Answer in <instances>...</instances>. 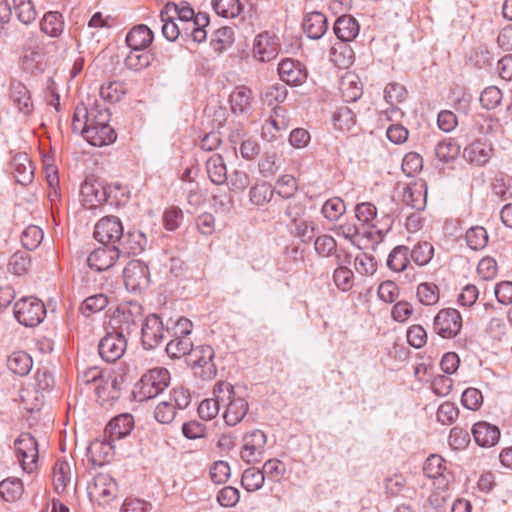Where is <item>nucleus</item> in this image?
Wrapping results in <instances>:
<instances>
[{
	"mask_svg": "<svg viewBox=\"0 0 512 512\" xmlns=\"http://www.w3.org/2000/svg\"><path fill=\"white\" fill-rule=\"evenodd\" d=\"M243 442L241 458L247 463H257L261 461L265 452V433L259 429H255L244 436Z\"/></svg>",
	"mask_w": 512,
	"mask_h": 512,
	"instance_id": "obj_10",
	"label": "nucleus"
},
{
	"mask_svg": "<svg viewBox=\"0 0 512 512\" xmlns=\"http://www.w3.org/2000/svg\"><path fill=\"white\" fill-rule=\"evenodd\" d=\"M410 261L409 248L404 245H398L393 248L387 258V266L394 272H402L406 269Z\"/></svg>",
	"mask_w": 512,
	"mask_h": 512,
	"instance_id": "obj_35",
	"label": "nucleus"
},
{
	"mask_svg": "<svg viewBox=\"0 0 512 512\" xmlns=\"http://www.w3.org/2000/svg\"><path fill=\"white\" fill-rule=\"evenodd\" d=\"M12 168L16 181L24 186L30 184L34 178V169L27 154H16L12 160Z\"/></svg>",
	"mask_w": 512,
	"mask_h": 512,
	"instance_id": "obj_25",
	"label": "nucleus"
},
{
	"mask_svg": "<svg viewBox=\"0 0 512 512\" xmlns=\"http://www.w3.org/2000/svg\"><path fill=\"white\" fill-rule=\"evenodd\" d=\"M333 30L339 40L350 42L359 34L360 26L351 15H342L335 21Z\"/></svg>",
	"mask_w": 512,
	"mask_h": 512,
	"instance_id": "obj_26",
	"label": "nucleus"
},
{
	"mask_svg": "<svg viewBox=\"0 0 512 512\" xmlns=\"http://www.w3.org/2000/svg\"><path fill=\"white\" fill-rule=\"evenodd\" d=\"M403 201L407 206L421 211L427 202V184L420 179L408 184L403 191Z\"/></svg>",
	"mask_w": 512,
	"mask_h": 512,
	"instance_id": "obj_18",
	"label": "nucleus"
},
{
	"mask_svg": "<svg viewBox=\"0 0 512 512\" xmlns=\"http://www.w3.org/2000/svg\"><path fill=\"white\" fill-rule=\"evenodd\" d=\"M227 393L229 403L227 404L223 418L227 425L235 426L243 420L248 412V402L242 397H236L231 384L220 382L214 388V393Z\"/></svg>",
	"mask_w": 512,
	"mask_h": 512,
	"instance_id": "obj_4",
	"label": "nucleus"
},
{
	"mask_svg": "<svg viewBox=\"0 0 512 512\" xmlns=\"http://www.w3.org/2000/svg\"><path fill=\"white\" fill-rule=\"evenodd\" d=\"M214 11L224 18H235L242 11L239 0H212Z\"/></svg>",
	"mask_w": 512,
	"mask_h": 512,
	"instance_id": "obj_45",
	"label": "nucleus"
},
{
	"mask_svg": "<svg viewBox=\"0 0 512 512\" xmlns=\"http://www.w3.org/2000/svg\"><path fill=\"white\" fill-rule=\"evenodd\" d=\"M289 127V119L285 115V110L282 107L275 106L273 108V115L270 120L263 126L264 133H271V128L276 131H284Z\"/></svg>",
	"mask_w": 512,
	"mask_h": 512,
	"instance_id": "obj_53",
	"label": "nucleus"
},
{
	"mask_svg": "<svg viewBox=\"0 0 512 512\" xmlns=\"http://www.w3.org/2000/svg\"><path fill=\"white\" fill-rule=\"evenodd\" d=\"M11 97L18 109L24 114H29L33 109V103L31 100L30 92L20 82L13 83L11 86Z\"/></svg>",
	"mask_w": 512,
	"mask_h": 512,
	"instance_id": "obj_38",
	"label": "nucleus"
},
{
	"mask_svg": "<svg viewBox=\"0 0 512 512\" xmlns=\"http://www.w3.org/2000/svg\"><path fill=\"white\" fill-rule=\"evenodd\" d=\"M214 358V350L209 345H201L197 346L192 350L190 356L188 357L189 363L192 364L194 368H202V376L204 378L211 379L216 376L217 369L215 364L213 363Z\"/></svg>",
	"mask_w": 512,
	"mask_h": 512,
	"instance_id": "obj_13",
	"label": "nucleus"
},
{
	"mask_svg": "<svg viewBox=\"0 0 512 512\" xmlns=\"http://www.w3.org/2000/svg\"><path fill=\"white\" fill-rule=\"evenodd\" d=\"M146 242L147 240L143 233L134 231L128 232L126 235L123 233L116 247L120 250V254L137 255L144 250Z\"/></svg>",
	"mask_w": 512,
	"mask_h": 512,
	"instance_id": "obj_27",
	"label": "nucleus"
},
{
	"mask_svg": "<svg viewBox=\"0 0 512 512\" xmlns=\"http://www.w3.org/2000/svg\"><path fill=\"white\" fill-rule=\"evenodd\" d=\"M164 338V325L156 314L146 317L141 329V341L144 349H154L160 345Z\"/></svg>",
	"mask_w": 512,
	"mask_h": 512,
	"instance_id": "obj_11",
	"label": "nucleus"
},
{
	"mask_svg": "<svg viewBox=\"0 0 512 512\" xmlns=\"http://www.w3.org/2000/svg\"><path fill=\"white\" fill-rule=\"evenodd\" d=\"M114 441L106 439H95L87 448V456L93 465L102 466L108 463L114 455Z\"/></svg>",
	"mask_w": 512,
	"mask_h": 512,
	"instance_id": "obj_17",
	"label": "nucleus"
},
{
	"mask_svg": "<svg viewBox=\"0 0 512 512\" xmlns=\"http://www.w3.org/2000/svg\"><path fill=\"white\" fill-rule=\"evenodd\" d=\"M502 99V92L496 86L486 87L480 95V103L483 108L491 110L496 108Z\"/></svg>",
	"mask_w": 512,
	"mask_h": 512,
	"instance_id": "obj_60",
	"label": "nucleus"
},
{
	"mask_svg": "<svg viewBox=\"0 0 512 512\" xmlns=\"http://www.w3.org/2000/svg\"><path fill=\"white\" fill-rule=\"evenodd\" d=\"M353 271L348 267H337L333 273V280L338 289L343 292L353 287Z\"/></svg>",
	"mask_w": 512,
	"mask_h": 512,
	"instance_id": "obj_62",
	"label": "nucleus"
},
{
	"mask_svg": "<svg viewBox=\"0 0 512 512\" xmlns=\"http://www.w3.org/2000/svg\"><path fill=\"white\" fill-rule=\"evenodd\" d=\"M41 31L51 37H59L64 29L62 15L57 11H50L44 14L41 23Z\"/></svg>",
	"mask_w": 512,
	"mask_h": 512,
	"instance_id": "obj_33",
	"label": "nucleus"
},
{
	"mask_svg": "<svg viewBox=\"0 0 512 512\" xmlns=\"http://www.w3.org/2000/svg\"><path fill=\"white\" fill-rule=\"evenodd\" d=\"M339 89L345 102H355L363 94V86L359 77L351 72L341 78Z\"/></svg>",
	"mask_w": 512,
	"mask_h": 512,
	"instance_id": "obj_29",
	"label": "nucleus"
},
{
	"mask_svg": "<svg viewBox=\"0 0 512 512\" xmlns=\"http://www.w3.org/2000/svg\"><path fill=\"white\" fill-rule=\"evenodd\" d=\"M141 306L130 304V307L123 306L118 308L111 319L112 332H108L99 342V355L108 363H113L120 359L126 351L129 335L136 326L134 312L140 315Z\"/></svg>",
	"mask_w": 512,
	"mask_h": 512,
	"instance_id": "obj_1",
	"label": "nucleus"
},
{
	"mask_svg": "<svg viewBox=\"0 0 512 512\" xmlns=\"http://www.w3.org/2000/svg\"><path fill=\"white\" fill-rule=\"evenodd\" d=\"M321 212L327 220L336 221L344 214L345 204L339 197H333L323 204Z\"/></svg>",
	"mask_w": 512,
	"mask_h": 512,
	"instance_id": "obj_52",
	"label": "nucleus"
},
{
	"mask_svg": "<svg viewBox=\"0 0 512 512\" xmlns=\"http://www.w3.org/2000/svg\"><path fill=\"white\" fill-rule=\"evenodd\" d=\"M152 41V30L143 24L133 27L126 36V43L133 50H145Z\"/></svg>",
	"mask_w": 512,
	"mask_h": 512,
	"instance_id": "obj_28",
	"label": "nucleus"
},
{
	"mask_svg": "<svg viewBox=\"0 0 512 512\" xmlns=\"http://www.w3.org/2000/svg\"><path fill=\"white\" fill-rule=\"evenodd\" d=\"M123 234V226L116 216L100 219L95 225L94 238L103 245L117 246Z\"/></svg>",
	"mask_w": 512,
	"mask_h": 512,
	"instance_id": "obj_8",
	"label": "nucleus"
},
{
	"mask_svg": "<svg viewBox=\"0 0 512 512\" xmlns=\"http://www.w3.org/2000/svg\"><path fill=\"white\" fill-rule=\"evenodd\" d=\"M31 264L28 254L24 252H16L12 255L9 261V271L15 275L21 276L25 274Z\"/></svg>",
	"mask_w": 512,
	"mask_h": 512,
	"instance_id": "obj_61",
	"label": "nucleus"
},
{
	"mask_svg": "<svg viewBox=\"0 0 512 512\" xmlns=\"http://www.w3.org/2000/svg\"><path fill=\"white\" fill-rule=\"evenodd\" d=\"M264 481L263 472L253 467L244 470L241 478L242 487L248 492H254L262 488Z\"/></svg>",
	"mask_w": 512,
	"mask_h": 512,
	"instance_id": "obj_44",
	"label": "nucleus"
},
{
	"mask_svg": "<svg viewBox=\"0 0 512 512\" xmlns=\"http://www.w3.org/2000/svg\"><path fill=\"white\" fill-rule=\"evenodd\" d=\"M475 442L481 447H492L500 438V430L497 426L481 421L472 427Z\"/></svg>",
	"mask_w": 512,
	"mask_h": 512,
	"instance_id": "obj_23",
	"label": "nucleus"
},
{
	"mask_svg": "<svg viewBox=\"0 0 512 512\" xmlns=\"http://www.w3.org/2000/svg\"><path fill=\"white\" fill-rule=\"evenodd\" d=\"M120 255L116 246L103 245L89 254L87 263L91 269L102 272L111 268Z\"/></svg>",
	"mask_w": 512,
	"mask_h": 512,
	"instance_id": "obj_12",
	"label": "nucleus"
},
{
	"mask_svg": "<svg viewBox=\"0 0 512 512\" xmlns=\"http://www.w3.org/2000/svg\"><path fill=\"white\" fill-rule=\"evenodd\" d=\"M108 305V298L104 294H96L87 297L82 305L81 311L85 316H89L92 313L103 310Z\"/></svg>",
	"mask_w": 512,
	"mask_h": 512,
	"instance_id": "obj_58",
	"label": "nucleus"
},
{
	"mask_svg": "<svg viewBox=\"0 0 512 512\" xmlns=\"http://www.w3.org/2000/svg\"><path fill=\"white\" fill-rule=\"evenodd\" d=\"M354 268L362 276H372L377 270V262L372 255L361 252L354 259Z\"/></svg>",
	"mask_w": 512,
	"mask_h": 512,
	"instance_id": "obj_49",
	"label": "nucleus"
},
{
	"mask_svg": "<svg viewBox=\"0 0 512 512\" xmlns=\"http://www.w3.org/2000/svg\"><path fill=\"white\" fill-rule=\"evenodd\" d=\"M55 385L53 373L47 368H38L35 373V392L37 394L36 400L40 401V396L43 398L45 392H50Z\"/></svg>",
	"mask_w": 512,
	"mask_h": 512,
	"instance_id": "obj_41",
	"label": "nucleus"
},
{
	"mask_svg": "<svg viewBox=\"0 0 512 512\" xmlns=\"http://www.w3.org/2000/svg\"><path fill=\"white\" fill-rule=\"evenodd\" d=\"M303 31L310 39H320L327 31V18L321 12H310L302 22Z\"/></svg>",
	"mask_w": 512,
	"mask_h": 512,
	"instance_id": "obj_24",
	"label": "nucleus"
},
{
	"mask_svg": "<svg viewBox=\"0 0 512 512\" xmlns=\"http://www.w3.org/2000/svg\"><path fill=\"white\" fill-rule=\"evenodd\" d=\"M417 297L424 305H434L439 301V289L433 283H421L417 287Z\"/></svg>",
	"mask_w": 512,
	"mask_h": 512,
	"instance_id": "obj_56",
	"label": "nucleus"
},
{
	"mask_svg": "<svg viewBox=\"0 0 512 512\" xmlns=\"http://www.w3.org/2000/svg\"><path fill=\"white\" fill-rule=\"evenodd\" d=\"M71 467L65 460H57L53 468V483L57 492H63L71 483Z\"/></svg>",
	"mask_w": 512,
	"mask_h": 512,
	"instance_id": "obj_37",
	"label": "nucleus"
},
{
	"mask_svg": "<svg viewBox=\"0 0 512 512\" xmlns=\"http://www.w3.org/2000/svg\"><path fill=\"white\" fill-rule=\"evenodd\" d=\"M206 170L210 180L216 185H222L227 181V168L220 154H213L206 161Z\"/></svg>",
	"mask_w": 512,
	"mask_h": 512,
	"instance_id": "obj_30",
	"label": "nucleus"
},
{
	"mask_svg": "<svg viewBox=\"0 0 512 512\" xmlns=\"http://www.w3.org/2000/svg\"><path fill=\"white\" fill-rule=\"evenodd\" d=\"M87 122L89 127L109 124L110 113L108 108L102 104L95 103L88 108Z\"/></svg>",
	"mask_w": 512,
	"mask_h": 512,
	"instance_id": "obj_54",
	"label": "nucleus"
},
{
	"mask_svg": "<svg viewBox=\"0 0 512 512\" xmlns=\"http://www.w3.org/2000/svg\"><path fill=\"white\" fill-rule=\"evenodd\" d=\"M252 91L247 87H238L230 95L231 110L234 114L245 113L251 104Z\"/></svg>",
	"mask_w": 512,
	"mask_h": 512,
	"instance_id": "obj_36",
	"label": "nucleus"
},
{
	"mask_svg": "<svg viewBox=\"0 0 512 512\" xmlns=\"http://www.w3.org/2000/svg\"><path fill=\"white\" fill-rule=\"evenodd\" d=\"M177 409L172 405V401L163 400L158 403L154 410V418L161 424H170L176 417Z\"/></svg>",
	"mask_w": 512,
	"mask_h": 512,
	"instance_id": "obj_55",
	"label": "nucleus"
},
{
	"mask_svg": "<svg viewBox=\"0 0 512 512\" xmlns=\"http://www.w3.org/2000/svg\"><path fill=\"white\" fill-rule=\"evenodd\" d=\"M409 254L411 259L419 266L428 264L434 255V248L429 242H419L414 246Z\"/></svg>",
	"mask_w": 512,
	"mask_h": 512,
	"instance_id": "obj_48",
	"label": "nucleus"
},
{
	"mask_svg": "<svg viewBox=\"0 0 512 512\" xmlns=\"http://www.w3.org/2000/svg\"><path fill=\"white\" fill-rule=\"evenodd\" d=\"M209 16L207 13L199 12L195 19L183 22L182 31H184L185 40L191 39L195 43H202L207 38L206 27L209 25Z\"/></svg>",
	"mask_w": 512,
	"mask_h": 512,
	"instance_id": "obj_21",
	"label": "nucleus"
},
{
	"mask_svg": "<svg viewBox=\"0 0 512 512\" xmlns=\"http://www.w3.org/2000/svg\"><path fill=\"white\" fill-rule=\"evenodd\" d=\"M14 316L20 324L35 327L44 320L46 308L38 298L23 297L14 304Z\"/></svg>",
	"mask_w": 512,
	"mask_h": 512,
	"instance_id": "obj_3",
	"label": "nucleus"
},
{
	"mask_svg": "<svg viewBox=\"0 0 512 512\" xmlns=\"http://www.w3.org/2000/svg\"><path fill=\"white\" fill-rule=\"evenodd\" d=\"M123 278L127 290L132 292H141L149 286V268L140 260H132L124 268Z\"/></svg>",
	"mask_w": 512,
	"mask_h": 512,
	"instance_id": "obj_7",
	"label": "nucleus"
},
{
	"mask_svg": "<svg viewBox=\"0 0 512 512\" xmlns=\"http://www.w3.org/2000/svg\"><path fill=\"white\" fill-rule=\"evenodd\" d=\"M23 492V483L19 478L8 477L0 482V495L7 502L19 500Z\"/></svg>",
	"mask_w": 512,
	"mask_h": 512,
	"instance_id": "obj_34",
	"label": "nucleus"
},
{
	"mask_svg": "<svg viewBox=\"0 0 512 512\" xmlns=\"http://www.w3.org/2000/svg\"><path fill=\"white\" fill-rule=\"evenodd\" d=\"M117 493V484L114 479L104 473L97 474L93 483L88 487V494L101 505L110 503Z\"/></svg>",
	"mask_w": 512,
	"mask_h": 512,
	"instance_id": "obj_9",
	"label": "nucleus"
},
{
	"mask_svg": "<svg viewBox=\"0 0 512 512\" xmlns=\"http://www.w3.org/2000/svg\"><path fill=\"white\" fill-rule=\"evenodd\" d=\"M445 461L439 455L429 456L425 463L423 470L429 478H438L443 475L445 471Z\"/></svg>",
	"mask_w": 512,
	"mask_h": 512,
	"instance_id": "obj_63",
	"label": "nucleus"
},
{
	"mask_svg": "<svg viewBox=\"0 0 512 512\" xmlns=\"http://www.w3.org/2000/svg\"><path fill=\"white\" fill-rule=\"evenodd\" d=\"M170 383V373L166 368L156 367L142 375L133 390L138 401H145L158 396Z\"/></svg>",
	"mask_w": 512,
	"mask_h": 512,
	"instance_id": "obj_2",
	"label": "nucleus"
},
{
	"mask_svg": "<svg viewBox=\"0 0 512 512\" xmlns=\"http://www.w3.org/2000/svg\"><path fill=\"white\" fill-rule=\"evenodd\" d=\"M291 232L303 243H309L314 238V225L312 222L302 219L291 225Z\"/></svg>",
	"mask_w": 512,
	"mask_h": 512,
	"instance_id": "obj_64",
	"label": "nucleus"
},
{
	"mask_svg": "<svg viewBox=\"0 0 512 512\" xmlns=\"http://www.w3.org/2000/svg\"><path fill=\"white\" fill-rule=\"evenodd\" d=\"M272 196L273 190L265 183L257 184L251 187L249 191L250 201L257 206H262L268 203Z\"/></svg>",
	"mask_w": 512,
	"mask_h": 512,
	"instance_id": "obj_59",
	"label": "nucleus"
},
{
	"mask_svg": "<svg viewBox=\"0 0 512 512\" xmlns=\"http://www.w3.org/2000/svg\"><path fill=\"white\" fill-rule=\"evenodd\" d=\"M465 238L470 249L481 250L487 245L489 237L484 227L474 226L467 230Z\"/></svg>",
	"mask_w": 512,
	"mask_h": 512,
	"instance_id": "obj_47",
	"label": "nucleus"
},
{
	"mask_svg": "<svg viewBox=\"0 0 512 512\" xmlns=\"http://www.w3.org/2000/svg\"><path fill=\"white\" fill-rule=\"evenodd\" d=\"M13 10L17 19L24 25H30L36 20L37 11L31 0H12Z\"/></svg>",
	"mask_w": 512,
	"mask_h": 512,
	"instance_id": "obj_39",
	"label": "nucleus"
},
{
	"mask_svg": "<svg viewBox=\"0 0 512 512\" xmlns=\"http://www.w3.org/2000/svg\"><path fill=\"white\" fill-rule=\"evenodd\" d=\"M298 190L297 180L294 176L286 174L281 176L276 184L275 191L282 198L292 197Z\"/></svg>",
	"mask_w": 512,
	"mask_h": 512,
	"instance_id": "obj_57",
	"label": "nucleus"
},
{
	"mask_svg": "<svg viewBox=\"0 0 512 512\" xmlns=\"http://www.w3.org/2000/svg\"><path fill=\"white\" fill-rule=\"evenodd\" d=\"M81 196L85 206L96 208L108 199L105 186L94 178H86L81 185Z\"/></svg>",
	"mask_w": 512,
	"mask_h": 512,
	"instance_id": "obj_14",
	"label": "nucleus"
},
{
	"mask_svg": "<svg viewBox=\"0 0 512 512\" xmlns=\"http://www.w3.org/2000/svg\"><path fill=\"white\" fill-rule=\"evenodd\" d=\"M117 134L109 124L88 127L84 131V139L92 146H105L112 144Z\"/></svg>",
	"mask_w": 512,
	"mask_h": 512,
	"instance_id": "obj_22",
	"label": "nucleus"
},
{
	"mask_svg": "<svg viewBox=\"0 0 512 512\" xmlns=\"http://www.w3.org/2000/svg\"><path fill=\"white\" fill-rule=\"evenodd\" d=\"M133 425L134 420L132 415L120 414L110 420L104 430V435L106 439L113 440L115 442L116 440L128 436L133 429Z\"/></svg>",
	"mask_w": 512,
	"mask_h": 512,
	"instance_id": "obj_20",
	"label": "nucleus"
},
{
	"mask_svg": "<svg viewBox=\"0 0 512 512\" xmlns=\"http://www.w3.org/2000/svg\"><path fill=\"white\" fill-rule=\"evenodd\" d=\"M278 74L284 83L293 86L300 85L307 79L305 67L292 59H284L279 63Z\"/></svg>",
	"mask_w": 512,
	"mask_h": 512,
	"instance_id": "obj_15",
	"label": "nucleus"
},
{
	"mask_svg": "<svg viewBox=\"0 0 512 512\" xmlns=\"http://www.w3.org/2000/svg\"><path fill=\"white\" fill-rule=\"evenodd\" d=\"M463 157L476 165L485 164L490 158V150L480 142H474L464 148Z\"/></svg>",
	"mask_w": 512,
	"mask_h": 512,
	"instance_id": "obj_42",
	"label": "nucleus"
},
{
	"mask_svg": "<svg viewBox=\"0 0 512 512\" xmlns=\"http://www.w3.org/2000/svg\"><path fill=\"white\" fill-rule=\"evenodd\" d=\"M97 401L105 408L111 407L120 397V389L115 377L108 376L100 380L94 388Z\"/></svg>",
	"mask_w": 512,
	"mask_h": 512,
	"instance_id": "obj_19",
	"label": "nucleus"
},
{
	"mask_svg": "<svg viewBox=\"0 0 512 512\" xmlns=\"http://www.w3.org/2000/svg\"><path fill=\"white\" fill-rule=\"evenodd\" d=\"M151 59L152 56L149 52L131 49L124 60V64L130 70L139 71L148 67L151 63Z\"/></svg>",
	"mask_w": 512,
	"mask_h": 512,
	"instance_id": "obj_46",
	"label": "nucleus"
},
{
	"mask_svg": "<svg viewBox=\"0 0 512 512\" xmlns=\"http://www.w3.org/2000/svg\"><path fill=\"white\" fill-rule=\"evenodd\" d=\"M459 153L460 146L451 138L439 141L434 148V154L441 162L454 160Z\"/></svg>",
	"mask_w": 512,
	"mask_h": 512,
	"instance_id": "obj_43",
	"label": "nucleus"
},
{
	"mask_svg": "<svg viewBox=\"0 0 512 512\" xmlns=\"http://www.w3.org/2000/svg\"><path fill=\"white\" fill-rule=\"evenodd\" d=\"M194 350L193 343L188 337L174 336L167 345L166 353L170 358L179 359L185 355H189Z\"/></svg>",
	"mask_w": 512,
	"mask_h": 512,
	"instance_id": "obj_40",
	"label": "nucleus"
},
{
	"mask_svg": "<svg viewBox=\"0 0 512 512\" xmlns=\"http://www.w3.org/2000/svg\"><path fill=\"white\" fill-rule=\"evenodd\" d=\"M14 450L23 471L33 472L39 456L36 439L30 433H21L14 441Z\"/></svg>",
	"mask_w": 512,
	"mask_h": 512,
	"instance_id": "obj_5",
	"label": "nucleus"
},
{
	"mask_svg": "<svg viewBox=\"0 0 512 512\" xmlns=\"http://www.w3.org/2000/svg\"><path fill=\"white\" fill-rule=\"evenodd\" d=\"M32 366V358L25 351H15L7 359L8 369L19 376L27 375Z\"/></svg>",
	"mask_w": 512,
	"mask_h": 512,
	"instance_id": "obj_31",
	"label": "nucleus"
},
{
	"mask_svg": "<svg viewBox=\"0 0 512 512\" xmlns=\"http://www.w3.org/2000/svg\"><path fill=\"white\" fill-rule=\"evenodd\" d=\"M280 51L279 43L269 33L259 34L254 42V57L261 62H269L275 59Z\"/></svg>",
	"mask_w": 512,
	"mask_h": 512,
	"instance_id": "obj_16",
	"label": "nucleus"
},
{
	"mask_svg": "<svg viewBox=\"0 0 512 512\" xmlns=\"http://www.w3.org/2000/svg\"><path fill=\"white\" fill-rule=\"evenodd\" d=\"M407 97L406 88L396 82H391L386 85L384 89V98L389 103L393 110L398 111V108L394 107L395 104L403 102Z\"/></svg>",
	"mask_w": 512,
	"mask_h": 512,
	"instance_id": "obj_50",
	"label": "nucleus"
},
{
	"mask_svg": "<svg viewBox=\"0 0 512 512\" xmlns=\"http://www.w3.org/2000/svg\"><path fill=\"white\" fill-rule=\"evenodd\" d=\"M43 231L35 225L28 226L21 235V243L27 250L36 249L43 240Z\"/></svg>",
	"mask_w": 512,
	"mask_h": 512,
	"instance_id": "obj_51",
	"label": "nucleus"
},
{
	"mask_svg": "<svg viewBox=\"0 0 512 512\" xmlns=\"http://www.w3.org/2000/svg\"><path fill=\"white\" fill-rule=\"evenodd\" d=\"M171 14L177 19L180 23L190 21L195 19L197 14H195L193 8L187 2L176 3H167L160 12L161 17H166V15Z\"/></svg>",
	"mask_w": 512,
	"mask_h": 512,
	"instance_id": "obj_32",
	"label": "nucleus"
},
{
	"mask_svg": "<svg viewBox=\"0 0 512 512\" xmlns=\"http://www.w3.org/2000/svg\"><path fill=\"white\" fill-rule=\"evenodd\" d=\"M461 328L462 317L460 312L454 308L442 309L434 317L433 329L442 338L456 337Z\"/></svg>",
	"mask_w": 512,
	"mask_h": 512,
	"instance_id": "obj_6",
	"label": "nucleus"
}]
</instances>
